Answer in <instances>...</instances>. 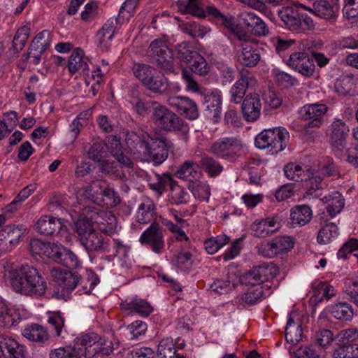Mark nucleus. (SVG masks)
<instances>
[{
  "label": "nucleus",
  "mask_w": 358,
  "mask_h": 358,
  "mask_svg": "<svg viewBox=\"0 0 358 358\" xmlns=\"http://www.w3.org/2000/svg\"><path fill=\"white\" fill-rule=\"evenodd\" d=\"M259 51L248 43H243L240 52L238 53V61L246 67H254L260 61Z\"/></svg>",
  "instance_id": "2f4dec72"
},
{
  "label": "nucleus",
  "mask_w": 358,
  "mask_h": 358,
  "mask_svg": "<svg viewBox=\"0 0 358 358\" xmlns=\"http://www.w3.org/2000/svg\"><path fill=\"white\" fill-rule=\"evenodd\" d=\"M51 275L53 280L66 291L75 289L80 279V275L78 273L55 268L51 270Z\"/></svg>",
  "instance_id": "5701e85b"
},
{
  "label": "nucleus",
  "mask_w": 358,
  "mask_h": 358,
  "mask_svg": "<svg viewBox=\"0 0 358 358\" xmlns=\"http://www.w3.org/2000/svg\"><path fill=\"white\" fill-rule=\"evenodd\" d=\"M85 357L81 335L74 340L73 345H66L51 350L50 358H82Z\"/></svg>",
  "instance_id": "b1692460"
},
{
  "label": "nucleus",
  "mask_w": 358,
  "mask_h": 358,
  "mask_svg": "<svg viewBox=\"0 0 358 358\" xmlns=\"http://www.w3.org/2000/svg\"><path fill=\"white\" fill-rule=\"evenodd\" d=\"M85 213L91 214V219L94 222L99 230L108 235L113 234L116 229L117 219L110 211L101 210L96 207L85 206Z\"/></svg>",
  "instance_id": "f8f14e48"
},
{
  "label": "nucleus",
  "mask_w": 358,
  "mask_h": 358,
  "mask_svg": "<svg viewBox=\"0 0 358 358\" xmlns=\"http://www.w3.org/2000/svg\"><path fill=\"white\" fill-rule=\"evenodd\" d=\"M157 356L158 358H185L183 356L178 357L176 355V349L171 338L161 340L157 347Z\"/></svg>",
  "instance_id": "603ef678"
},
{
  "label": "nucleus",
  "mask_w": 358,
  "mask_h": 358,
  "mask_svg": "<svg viewBox=\"0 0 358 358\" xmlns=\"http://www.w3.org/2000/svg\"><path fill=\"white\" fill-rule=\"evenodd\" d=\"M180 9L182 13H188L199 18H205L206 15L210 16L218 25L228 30H234L235 27L234 17L229 13L221 12L214 6L203 8L201 0H188L187 3H182Z\"/></svg>",
  "instance_id": "f03ea898"
},
{
  "label": "nucleus",
  "mask_w": 358,
  "mask_h": 358,
  "mask_svg": "<svg viewBox=\"0 0 358 358\" xmlns=\"http://www.w3.org/2000/svg\"><path fill=\"white\" fill-rule=\"evenodd\" d=\"M285 331V339L287 343L295 345L301 341V321L296 312H292L289 315Z\"/></svg>",
  "instance_id": "a878e982"
},
{
  "label": "nucleus",
  "mask_w": 358,
  "mask_h": 358,
  "mask_svg": "<svg viewBox=\"0 0 358 358\" xmlns=\"http://www.w3.org/2000/svg\"><path fill=\"white\" fill-rule=\"evenodd\" d=\"M36 229L45 236L56 235L63 230V224L61 220L45 215L38 220Z\"/></svg>",
  "instance_id": "c85d7f7f"
},
{
  "label": "nucleus",
  "mask_w": 358,
  "mask_h": 358,
  "mask_svg": "<svg viewBox=\"0 0 358 358\" xmlns=\"http://www.w3.org/2000/svg\"><path fill=\"white\" fill-rule=\"evenodd\" d=\"M327 106L323 103H313L303 106L299 111L302 120H309L303 125V129L309 132L310 128H319L324 122Z\"/></svg>",
  "instance_id": "9d476101"
},
{
  "label": "nucleus",
  "mask_w": 358,
  "mask_h": 358,
  "mask_svg": "<svg viewBox=\"0 0 358 358\" xmlns=\"http://www.w3.org/2000/svg\"><path fill=\"white\" fill-rule=\"evenodd\" d=\"M295 3L294 6H283L278 10V15L285 28L298 34L308 33L314 30L315 24L311 17L298 10Z\"/></svg>",
  "instance_id": "7ed1b4c3"
},
{
  "label": "nucleus",
  "mask_w": 358,
  "mask_h": 358,
  "mask_svg": "<svg viewBox=\"0 0 358 358\" xmlns=\"http://www.w3.org/2000/svg\"><path fill=\"white\" fill-rule=\"evenodd\" d=\"M91 214L85 213V206L83 209L82 214L75 223V229L79 236L80 241L81 238H84L94 231V222L91 219Z\"/></svg>",
  "instance_id": "ea45409f"
},
{
  "label": "nucleus",
  "mask_w": 358,
  "mask_h": 358,
  "mask_svg": "<svg viewBox=\"0 0 358 358\" xmlns=\"http://www.w3.org/2000/svg\"><path fill=\"white\" fill-rule=\"evenodd\" d=\"M222 97L220 92L213 91L205 94L203 98V106L208 115L215 119H218L222 113Z\"/></svg>",
  "instance_id": "c756f323"
},
{
  "label": "nucleus",
  "mask_w": 358,
  "mask_h": 358,
  "mask_svg": "<svg viewBox=\"0 0 358 358\" xmlns=\"http://www.w3.org/2000/svg\"><path fill=\"white\" fill-rule=\"evenodd\" d=\"M155 180L151 181L149 186L158 196H162L165 192L166 187L169 186L171 188L175 182L172 176L168 172L162 174L155 173Z\"/></svg>",
  "instance_id": "c03bdc74"
},
{
  "label": "nucleus",
  "mask_w": 358,
  "mask_h": 358,
  "mask_svg": "<svg viewBox=\"0 0 358 358\" xmlns=\"http://www.w3.org/2000/svg\"><path fill=\"white\" fill-rule=\"evenodd\" d=\"M357 84V79L352 75L340 77L335 83V91L340 96L351 95Z\"/></svg>",
  "instance_id": "37998d69"
},
{
  "label": "nucleus",
  "mask_w": 358,
  "mask_h": 358,
  "mask_svg": "<svg viewBox=\"0 0 358 358\" xmlns=\"http://www.w3.org/2000/svg\"><path fill=\"white\" fill-rule=\"evenodd\" d=\"M335 295L333 286L325 282H319L313 287V295L310 298L311 303H320L324 300L328 301Z\"/></svg>",
  "instance_id": "49530a36"
},
{
  "label": "nucleus",
  "mask_w": 358,
  "mask_h": 358,
  "mask_svg": "<svg viewBox=\"0 0 358 358\" xmlns=\"http://www.w3.org/2000/svg\"><path fill=\"white\" fill-rule=\"evenodd\" d=\"M50 42V33L47 30L39 32L30 44L31 50L38 51L42 54L45 51Z\"/></svg>",
  "instance_id": "680f3d73"
},
{
  "label": "nucleus",
  "mask_w": 358,
  "mask_h": 358,
  "mask_svg": "<svg viewBox=\"0 0 358 358\" xmlns=\"http://www.w3.org/2000/svg\"><path fill=\"white\" fill-rule=\"evenodd\" d=\"M111 255L110 257H117L120 260L124 262L129 258L131 252L130 245L124 243L118 239L111 240Z\"/></svg>",
  "instance_id": "13d9d810"
},
{
  "label": "nucleus",
  "mask_w": 358,
  "mask_h": 358,
  "mask_svg": "<svg viewBox=\"0 0 358 358\" xmlns=\"http://www.w3.org/2000/svg\"><path fill=\"white\" fill-rule=\"evenodd\" d=\"M108 185L106 180H93L85 187V192L89 196L92 197V199H94L96 202L99 196H101L102 194L104 193V190Z\"/></svg>",
  "instance_id": "338daca9"
},
{
  "label": "nucleus",
  "mask_w": 358,
  "mask_h": 358,
  "mask_svg": "<svg viewBox=\"0 0 358 358\" xmlns=\"http://www.w3.org/2000/svg\"><path fill=\"white\" fill-rule=\"evenodd\" d=\"M313 218V210L308 205H297L290 210L289 224L292 227H301Z\"/></svg>",
  "instance_id": "cd10ccee"
},
{
  "label": "nucleus",
  "mask_w": 358,
  "mask_h": 358,
  "mask_svg": "<svg viewBox=\"0 0 358 358\" xmlns=\"http://www.w3.org/2000/svg\"><path fill=\"white\" fill-rule=\"evenodd\" d=\"M338 234V228L334 223H327L319 230L317 242L320 245L329 244L334 241Z\"/></svg>",
  "instance_id": "a18cd8bd"
},
{
  "label": "nucleus",
  "mask_w": 358,
  "mask_h": 358,
  "mask_svg": "<svg viewBox=\"0 0 358 358\" xmlns=\"http://www.w3.org/2000/svg\"><path fill=\"white\" fill-rule=\"evenodd\" d=\"M275 256L293 248L294 241L289 236H277L271 240Z\"/></svg>",
  "instance_id": "052dcab7"
},
{
  "label": "nucleus",
  "mask_w": 358,
  "mask_h": 358,
  "mask_svg": "<svg viewBox=\"0 0 358 358\" xmlns=\"http://www.w3.org/2000/svg\"><path fill=\"white\" fill-rule=\"evenodd\" d=\"M99 282V278L98 275L92 270L87 269L85 275L83 276L80 275L77 292L80 295L83 294H90Z\"/></svg>",
  "instance_id": "4c0bfd02"
},
{
  "label": "nucleus",
  "mask_w": 358,
  "mask_h": 358,
  "mask_svg": "<svg viewBox=\"0 0 358 358\" xmlns=\"http://www.w3.org/2000/svg\"><path fill=\"white\" fill-rule=\"evenodd\" d=\"M215 67L221 85H227L235 79L236 72L232 66L222 62H217L215 63Z\"/></svg>",
  "instance_id": "8fccbe9b"
},
{
  "label": "nucleus",
  "mask_w": 358,
  "mask_h": 358,
  "mask_svg": "<svg viewBox=\"0 0 358 358\" xmlns=\"http://www.w3.org/2000/svg\"><path fill=\"white\" fill-rule=\"evenodd\" d=\"M26 348L8 336L0 335V358H25Z\"/></svg>",
  "instance_id": "aec40b11"
},
{
  "label": "nucleus",
  "mask_w": 358,
  "mask_h": 358,
  "mask_svg": "<svg viewBox=\"0 0 358 358\" xmlns=\"http://www.w3.org/2000/svg\"><path fill=\"white\" fill-rule=\"evenodd\" d=\"M166 103L176 112L190 120H194L199 117L197 104L187 96H169L166 99Z\"/></svg>",
  "instance_id": "ddd939ff"
},
{
  "label": "nucleus",
  "mask_w": 358,
  "mask_h": 358,
  "mask_svg": "<svg viewBox=\"0 0 358 358\" xmlns=\"http://www.w3.org/2000/svg\"><path fill=\"white\" fill-rule=\"evenodd\" d=\"M176 50L178 58L181 62H183L188 64L194 59V55L193 53H197L194 48L187 42H182L176 47Z\"/></svg>",
  "instance_id": "774afa93"
},
{
  "label": "nucleus",
  "mask_w": 358,
  "mask_h": 358,
  "mask_svg": "<svg viewBox=\"0 0 358 358\" xmlns=\"http://www.w3.org/2000/svg\"><path fill=\"white\" fill-rule=\"evenodd\" d=\"M322 179V176L315 173L314 169H312L311 167L307 168L306 176L303 179V181L305 182L306 187L308 189V193L313 194L317 190L321 189V182Z\"/></svg>",
  "instance_id": "4d7b16f0"
},
{
  "label": "nucleus",
  "mask_w": 358,
  "mask_h": 358,
  "mask_svg": "<svg viewBox=\"0 0 358 358\" xmlns=\"http://www.w3.org/2000/svg\"><path fill=\"white\" fill-rule=\"evenodd\" d=\"M255 83L253 75L246 69L239 72V77L230 89V101L240 103L243 99L247 89Z\"/></svg>",
  "instance_id": "dca6fc26"
},
{
  "label": "nucleus",
  "mask_w": 358,
  "mask_h": 358,
  "mask_svg": "<svg viewBox=\"0 0 358 358\" xmlns=\"http://www.w3.org/2000/svg\"><path fill=\"white\" fill-rule=\"evenodd\" d=\"M275 273L276 268L273 264H265L253 267L241 277V281L246 285L258 287L264 282L273 278Z\"/></svg>",
  "instance_id": "9b49d317"
},
{
  "label": "nucleus",
  "mask_w": 358,
  "mask_h": 358,
  "mask_svg": "<svg viewBox=\"0 0 358 358\" xmlns=\"http://www.w3.org/2000/svg\"><path fill=\"white\" fill-rule=\"evenodd\" d=\"M169 215L174 219L176 223L168 218L160 216L159 220L162 223L174 234L178 241H188L189 238L182 229L188 225L187 220L182 218L180 212L175 209L169 210Z\"/></svg>",
  "instance_id": "a211bd4d"
},
{
  "label": "nucleus",
  "mask_w": 358,
  "mask_h": 358,
  "mask_svg": "<svg viewBox=\"0 0 358 358\" xmlns=\"http://www.w3.org/2000/svg\"><path fill=\"white\" fill-rule=\"evenodd\" d=\"M200 165L201 169L209 176L213 178L219 176L224 169L219 161L208 155H204L201 157Z\"/></svg>",
  "instance_id": "09e8293b"
},
{
  "label": "nucleus",
  "mask_w": 358,
  "mask_h": 358,
  "mask_svg": "<svg viewBox=\"0 0 358 358\" xmlns=\"http://www.w3.org/2000/svg\"><path fill=\"white\" fill-rule=\"evenodd\" d=\"M132 71L134 76L144 87L156 73L154 67L143 63H135L133 65Z\"/></svg>",
  "instance_id": "de8ad7c7"
},
{
  "label": "nucleus",
  "mask_w": 358,
  "mask_h": 358,
  "mask_svg": "<svg viewBox=\"0 0 358 358\" xmlns=\"http://www.w3.org/2000/svg\"><path fill=\"white\" fill-rule=\"evenodd\" d=\"M180 31L192 38H203L210 31L208 27L194 21L182 22L179 24Z\"/></svg>",
  "instance_id": "79ce46f5"
},
{
  "label": "nucleus",
  "mask_w": 358,
  "mask_h": 358,
  "mask_svg": "<svg viewBox=\"0 0 358 358\" xmlns=\"http://www.w3.org/2000/svg\"><path fill=\"white\" fill-rule=\"evenodd\" d=\"M129 103L131 106V109L137 115L144 117L148 114L149 111L156 106L158 101H145L138 97H134L130 100Z\"/></svg>",
  "instance_id": "864d4df0"
},
{
  "label": "nucleus",
  "mask_w": 358,
  "mask_h": 358,
  "mask_svg": "<svg viewBox=\"0 0 358 358\" xmlns=\"http://www.w3.org/2000/svg\"><path fill=\"white\" fill-rule=\"evenodd\" d=\"M308 166H302L296 163H289L284 167L285 175L287 178L295 181H303L306 176V169Z\"/></svg>",
  "instance_id": "5fc2aeb1"
},
{
  "label": "nucleus",
  "mask_w": 358,
  "mask_h": 358,
  "mask_svg": "<svg viewBox=\"0 0 358 358\" xmlns=\"http://www.w3.org/2000/svg\"><path fill=\"white\" fill-rule=\"evenodd\" d=\"M334 358H358L357 344L341 343L335 348Z\"/></svg>",
  "instance_id": "e2e57ef3"
},
{
  "label": "nucleus",
  "mask_w": 358,
  "mask_h": 358,
  "mask_svg": "<svg viewBox=\"0 0 358 358\" xmlns=\"http://www.w3.org/2000/svg\"><path fill=\"white\" fill-rule=\"evenodd\" d=\"M199 165L194 161L188 160L182 163L178 169L176 176L186 180L192 181L199 178Z\"/></svg>",
  "instance_id": "e433bc0d"
},
{
  "label": "nucleus",
  "mask_w": 358,
  "mask_h": 358,
  "mask_svg": "<svg viewBox=\"0 0 358 358\" xmlns=\"http://www.w3.org/2000/svg\"><path fill=\"white\" fill-rule=\"evenodd\" d=\"M146 151L143 152L154 164H161L168 157L169 150L164 139L151 136Z\"/></svg>",
  "instance_id": "f3484780"
},
{
  "label": "nucleus",
  "mask_w": 358,
  "mask_h": 358,
  "mask_svg": "<svg viewBox=\"0 0 358 358\" xmlns=\"http://www.w3.org/2000/svg\"><path fill=\"white\" fill-rule=\"evenodd\" d=\"M81 338L85 358H102L103 355H109L113 352L112 341L102 338L96 333L84 334Z\"/></svg>",
  "instance_id": "6e6552de"
},
{
  "label": "nucleus",
  "mask_w": 358,
  "mask_h": 358,
  "mask_svg": "<svg viewBox=\"0 0 358 358\" xmlns=\"http://www.w3.org/2000/svg\"><path fill=\"white\" fill-rule=\"evenodd\" d=\"M81 245L87 252H110L111 250V240L106 235L96 230L87 236L81 238Z\"/></svg>",
  "instance_id": "2eb2a0df"
},
{
  "label": "nucleus",
  "mask_w": 358,
  "mask_h": 358,
  "mask_svg": "<svg viewBox=\"0 0 358 358\" xmlns=\"http://www.w3.org/2000/svg\"><path fill=\"white\" fill-rule=\"evenodd\" d=\"M151 120L160 130L179 131L183 134L189 131L188 124L182 119L159 102L152 111Z\"/></svg>",
  "instance_id": "20e7f679"
},
{
  "label": "nucleus",
  "mask_w": 358,
  "mask_h": 358,
  "mask_svg": "<svg viewBox=\"0 0 358 358\" xmlns=\"http://www.w3.org/2000/svg\"><path fill=\"white\" fill-rule=\"evenodd\" d=\"M68 69L71 74L80 71L83 73H88L87 59L84 57V52L82 49L76 48L72 52L69 58Z\"/></svg>",
  "instance_id": "f704fd0d"
},
{
  "label": "nucleus",
  "mask_w": 358,
  "mask_h": 358,
  "mask_svg": "<svg viewBox=\"0 0 358 358\" xmlns=\"http://www.w3.org/2000/svg\"><path fill=\"white\" fill-rule=\"evenodd\" d=\"M30 34V28L27 26L20 27L13 40V47L15 52H20L24 47Z\"/></svg>",
  "instance_id": "69168bd1"
},
{
  "label": "nucleus",
  "mask_w": 358,
  "mask_h": 358,
  "mask_svg": "<svg viewBox=\"0 0 358 358\" xmlns=\"http://www.w3.org/2000/svg\"><path fill=\"white\" fill-rule=\"evenodd\" d=\"M124 22L117 17H111L108 19L106 22L103 25L101 30L97 34V37L99 43L100 48L106 50L108 48L112 41L117 24H122Z\"/></svg>",
  "instance_id": "bb28decb"
},
{
  "label": "nucleus",
  "mask_w": 358,
  "mask_h": 358,
  "mask_svg": "<svg viewBox=\"0 0 358 358\" xmlns=\"http://www.w3.org/2000/svg\"><path fill=\"white\" fill-rule=\"evenodd\" d=\"M344 205V199L342 195L336 192L329 195L327 199V212L331 217H334L342 210Z\"/></svg>",
  "instance_id": "bf43d9fd"
},
{
  "label": "nucleus",
  "mask_w": 358,
  "mask_h": 358,
  "mask_svg": "<svg viewBox=\"0 0 358 358\" xmlns=\"http://www.w3.org/2000/svg\"><path fill=\"white\" fill-rule=\"evenodd\" d=\"M296 5L330 22H334L336 20L337 16L334 10V7L327 1H317L314 2L313 8L305 6L301 3Z\"/></svg>",
  "instance_id": "393cba45"
},
{
  "label": "nucleus",
  "mask_w": 358,
  "mask_h": 358,
  "mask_svg": "<svg viewBox=\"0 0 358 358\" xmlns=\"http://www.w3.org/2000/svg\"><path fill=\"white\" fill-rule=\"evenodd\" d=\"M287 64L302 76L310 78L315 73V66L313 59L306 52H294L289 55Z\"/></svg>",
  "instance_id": "4468645a"
},
{
  "label": "nucleus",
  "mask_w": 358,
  "mask_h": 358,
  "mask_svg": "<svg viewBox=\"0 0 358 358\" xmlns=\"http://www.w3.org/2000/svg\"><path fill=\"white\" fill-rule=\"evenodd\" d=\"M242 101V113L244 119L249 122L258 120L262 109L259 95L256 93L249 94Z\"/></svg>",
  "instance_id": "412c9836"
},
{
  "label": "nucleus",
  "mask_w": 358,
  "mask_h": 358,
  "mask_svg": "<svg viewBox=\"0 0 358 358\" xmlns=\"http://www.w3.org/2000/svg\"><path fill=\"white\" fill-rule=\"evenodd\" d=\"M194 59L188 64L191 71L200 76H206L209 72L210 67L206 59L199 52L193 53Z\"/></svg>",
  "instance_id": "0e129e2a"
},
{
  "label": "nucleus",
  "mask_w": 358,
  "mask_h": 358,
  "mask_svg": "<svg viewBox=\"0 0 358 358\" xmlns=\"http://www.w3.org/2000/svg\"><path fill=\"white\" fill-rule=\"evenodd\" d=\"M151 136L144 131L136 133L134 131L127 132L125 136V143L127 148L134 155H143L146 151V146Z\"/></svg>",
  "instance_id": "4be33fe9"
},
{
  "label": "nucleus",
  "mask_w": 358,
  "mask_h": 358,
  "mask_svg": "<svg viewBox=\"0 0 358 358\" xmlns=\"http://www.w3.org/2000/svg\"><path fill=\"white\" fill-rule=\"evenodd\" d=\"M328 311L332 317L341 321H350L354 311L352 306L346 302H340L328 307Z\"/></svg>",
  "instance_id": "a19ab883"
},
{
  "label": "nucleus",
  "mask_w": 358,
  "mask_h": 358,
  "mask_svg": "<svg viewBox=\"0 0 358 358\" xmlns=\"http://www.w3.org/2000/svg\"><path fill=\"white\" fill-rule=\"evenodd\" d=\"M122 308L136 313L142 317H148L153 310L152 306L144 299L134 298L122 303Z\"/></svg>",
  "instance_id": "c9c22d12"
},
{
  "label": "nucleus",
  "mask_w": 358,
  "mask_h": 358,
  "mask_svg": "<svg viewBox=\"0 0 358 358\" xmlns=\"http://www.w3.org/2000/svg\"><path fill=\"white\" fill-rule=\"evenodd\" d=\"M139 241L156 254L160 255L165 251L166 244L163 231L156 222H152L141 234Z\"/></svg>",
  "instance_id": "1a4fd4ad"
},
{
  "label": "nucleus",
  "mask_w": 358,
  "mask_h": 358,
  "mask_svg": "<svg viewBox=\"0 0 358 358\" xmlns=\"http://www.w3.org/2000/svg\"><path fill=\"white\" fill-rule=\"evenodd\" d=\"M245 26L251 27L253 34L258 36H265L268 34V28L266 23L253 13H244L241 15Z\"/></svg>",
  "instance_id": "72a5a7b5"
},
{
  "label": "nucleus",
  "mask_w": 358,
  "mask_h": 358,
  "mask_svg": "<svg viewBox=\"0 0 358 358\" xmlns=\"http://www.w3.org/2000/svg\"><path fill=\"white\" fill-rule=\"evenodd\" d=\"M148 56L164 74L175 72L173 51L165 40L157 38L152 41L148 48Z\"/></svg>",
  "instance_id": "423d86ee"
},
{
  "label": "nucleus",
  "mask_w": 358,
  "mask_h": 358,
  "mask_svg": "<svg viewBox=\"0 0 358 358\" xmlns=\"http://www.w3.org/2000/svg\"><path fill=\"white\" fill-rule=\"evenodd\" d=\"M350 129L344 122L336 120L329 127L327 135L329 137L331 145L339 150H342L346 145V141L349 136Z\"/></svg>",
  "instance_id": "6ab92c4d"
},
{
  "label": "nucleus",
  "mask_w": 358,
  "mask_h": 358,
  "mask_svg": "<svg viewBox=\"0 0 358 358\" xmlns=\"http://www.w3.org/2000/svg\"><path fill=\"white\" fill-rule=\"evenodd\" d=\"M244 150V144L236 137H224L214 141L209 152L217 158L229 162L235 161Z\"/></svg>",
  "instance_id": "0eeeda50"
},
{
  "label": "nucleus",
  "mask_w": 358,
  "mask_h": 358,
  "mask_svg": "<svg viewBox=\"0 0 358 358\" xmlns=\"http://www.w3.org/2000/svg\"><path fill=\"white\" fill-rule=\"evenodd\" d=\"M145 87L153 94L158 95H167L172 90L173 84L164 75L155 76V74L145 85Z\"/></svg>",
  "instance_id": "473e14b6"
},
{
  "label": "nucleus",
  "mask_w": 358,
  "mask_h": 358,
  "mask_svg": "<svg viewBox=\"0 0 358 358\" xmlns=\"http://www.w3.org/2000/svg\"><path fill=\"white\" fill-rule=\"evenodd\" d=\"M99 169L103 173L108 175L114 179L123 180L126 178L125 174L122 171V166L116 161L104 160L101 163Z\"/></svg>",
  "instance_id": "3c124183"
},
{
  "label": "nucleus",
  "mask_w": 358,
  "mask_h": 358,
  "mask_svg": "<svg viewBox=\"0 0 358 358\" xmlns=\"http://www.w3.org/2000/svg\"><path fill=\"white\" fill-rule=\"evenodd\" d=\"M13 289L17 293L27 296H40L45 294L47 285L45 279L38 271L29 265L22 266L16 270L10 279Z\"/></svg>",
  "instance_id": "f257e3e1"
},
{
  "label": "nucleus",
  "mask_w": 358,
  "mask_h": 358,
  "mask_svg": "<svg viewBox=\"0 0 358 358\" xmlns=\"http://www.w3.org/2000/svg\"><path fill=\"white\" fill-rule=\"evenodd\" d=\"M289 138V132L283 127L267 129L255 137V144L257 148L268 149L271 155H275L286 148Z\"/></svg>",
  "instance_id": "39448f33"
},
{
  "label": "nucleus",
  "mask_w": 358,
  "mask_h": 358,
  "mask_svg": "<svg viewBox=\"0 0 358 358\" xmlns=\"http://www.w3.org/2000/svg\"><path fill=\"white\" fill-rule=\"evenodd\" d=\"M170 201L176 205L185 204L190 199V194L175 181L170 188Z\"/></svg>",
  "instance_id": "6e6d98bb"
},
{
  "label": "nucleus",
  "mask_w": 358,
  "mask_h": 358,
  "mask_svg": "<svg viewBox=\"0 0 358 358\" xmlns=\"http://www.w3.org/2000/svg\"><path fill=\"white\" fill-rule=\"evenodd\" d=\"M22 335L28 340L41 345L47 343L50 339L46 328L38 324H31L25 327L22 330Z\"/></svg>",
  "instance_id": "7c9ffc66"
},
{
  "label": "nucleus",
  "mask_w": 358,
  "mask_h": 358,
  "mask_svg": "<svg viewBox=\"0 0 358 358\" xmlns=\"http://www.w3.org/2000/svg\"><path fill=\"white\" fill-rule=\"evenodd\" d=\"M155 215V206L154 203L147 199L139 204L136 213V221L140 224H148L154 222Z\"/></svg>",
  "instance_id": "58836bf2"
}]
</instances>
